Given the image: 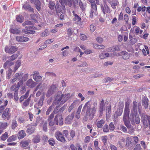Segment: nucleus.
<instances>
[{
  "mask_svg": "<svg viewBox=\"0 0 150 150\" xmlns=\"http://www.w3.org/2000/svg\"><path fill=\"white\" fill-rule=\"evenodd\" d=\"M97 101L94 102L93 104V106L91 108V104L89 101L86 102L83 107L82 113H84L86 111V113L84 118V120L86 121L88 120V117L90 120L92 119L94 117L97 108Z\"/></svg>",
  "mask_w": 150,
  "mask_h": 150,
  "instance_id": "1",
  "label": "nucleus"
},
{
  "mask_svg": "<svg viewBox=\"0 0 150 150\" xmlns=\"http://www.w3.org/2000/svg\"><path fill=\"white\" fill-rule=\"evenodd\" d=\"M129 104H126L125 109L123 120L125 125L128 128L130 126L129 119Z\"/></svg>",
  "mask_w": 150,
  "mask_h": 150,
  "instance_id": "2",
  "label": "nucleus"
},
{
  "mask_svg": "<svg viewBox=\"0 0 150 150\" xmlns=\"http://www.w3.org/2000/svg\"><path fill=\"white\" fill-rule=\"evenodd\" d=\"M69 94L65 95L63 94L60 96L58 95L56 97L55 100L57 103H59L60 102H61L60 103L63 104L65 103L67 100L69 99Z\"/></svg>",
  "mask_w": 150,
  "mask_h": 150,
  "instance_id": "3",
  "label": "nucleus"
},
{
  "mask_svg": "<svg viewBox=\"0 0 150 150\" xmlns=\"http://www.w3.org/2000/svg\"><path fill=\"white\" fill-rule=\"evenodd\" d=\"M54 136L58 141L62 142H66V139L61 132L57 131L55 133Z\"/></svg>",
  "mask_w": 150,
  "mask_h": 150,
  "instance_id": "4",
  "label": "nucleus"
},
{
  "mask_svg": "<svg viewBox=\"0 0 150 150\" xmlns=\"http://www.w3.org/2000/svg\"><path fill=\"white\" fill-rule=\"evenodd\" d=\"M142 121L145 127H147L148 126V123L150 122V116L142 114Z\"/></svg>",
  "mask_w": 150,
  "mask_h": 150,
  "instance_id": "5",
  "label": "nucleus"
},
{
  "mask_svg": "<svg viewBox=\"0 0 150 150\" xmlns=\"http://www.w3.org/2000/svg\"><path fill=\"white\" fill-rule=\"evenodd\" d=\"M10 110L9 108H6L4 111L2 115V117L3 119H7L8 120L11 116Z\"/></svg>",
  "mask_w": 150,
  "mask_h": 150,
  "instance_id": "6",
  "label": "nucleus"
},
{
  "mask_svg": "<svg viewBox=\"0 0 150 150\" xmlns=\"http://www.w3.org/2000/svg\"><path fill=\"white\" fill-rule=\"evenodd\" d=\"M57 90V88L56 85H52L47 92L46 96L48 97H50Z\"/></svg>",
  "mask_w": 150,
  "mask_h": 150,
  "instance_id": "7",
  "label": "nucleus"
},
{
  "mask_svg": "<svg viewBox=\"0 0 150 150\" xmlns=\"http://www.w3.org/2000/svg\"><path fill=\"white\" fill-rule=\"evenodd\" d=\"M78 4V0H67L65 5H68L70 7L72 6V7L75 8Z\"/></svg>",
  "mask_w": 150,
  "mask_h": 150,
  "instance_id": "8",
  "label": "nucleus"
},
{
  "mask_svg": "<svg viewBox=\"0 0 150 150\" xmlns=\"http://www.w3.org/2000/svg\"><path fill=\"white\" fill-rule=\"evenodd\" d=\"M18 50V47L16 46H11L8 47L6 46L5 47V50L6 52L10 54H12L14 53Z\"/></svg>",
  "mask_w": 150,
  "mask_h": 150,
  "instance_id": "9",
  "label": "nucleus"
},
{
  "mask_svg": "<svg viewBox=\"0 0 150 150\" xmlns=\"http://www.w3.org/2000/svg\"><path fill=\"white\" fill-rule=\"evenodd\" d=\"M101 7L102 12L104 14H105L106 13H110L111 12V11L106 3H104L103 5L101 4Z\"/></svg>",
  "mask_w": 150,
  "mask_h": 150,
  "instance_id": "10",
  "label": "nucleus"
},
{
  "mask_svg": "<svg viewBox=\"0 0 150 150\" xmlns=\"http://www.w3.org/2000/svg\"><path fill=\"white\" fill-rule=\"evenodd\" d=\"M26 29L23 31L25 33L29 34L30 33H34L35 31L34 30L36 29L37 28L34 26H29L26 27Z\"/></svg>",
  "mask_w": 150,
  "mask_h": 150,
  "instance_id": "11",
  "label": "nucleus"
},
{
  "mask_svg": "<svg viewBox=\"0 0 150 150\" xmlns=\"http://www.w3.org/2000/svg\"><path fill=\"white\" fill-rule=\"evenodd\" d=\"M121 55L122 56V58L124 59H128L130 57V54L125 51H122L120 53H118L116 55V56H118Z\"/></svg>",
  "mask_w": 150,
  "mask_h": 150,
  "instance_id": "12",
  "label": "nucleus"
},
{
  "mask_svg": "<svg viewBox=\"0 0 150 150\" xmlns=\"http://www.w3.org/2000/svg\"><path fill=\"white\" fill-rule=\"evenodd\" d=\"M54 121L56 122L57 125H58V121L59 124L61 125L63 124V120L62 116L59 115H57L54 118Z\"/></svg>",
  "mask_w": 150,
  "mask_h": 150,
  "instance_id": "13",
  "label": "nucleus"
},
{
  "mask_svg": "<svg viewBox=\"0 0 150 150\" xmlns=\"http://www.w3.org/2000/svg\"><path fill=\"white\" fill-rule=\"evenodd\" d=\"M132 117L130 118V120L132 124L134 123V121H135L136 123L138 124L140 122L139 118L137 115H133Z\"/></svg>",
  "mask_w": 150,
  "mask_h": 150,
  "instance_id": "14",
  "label": "nucleus"
},
{
  "mask_svg": "<svg viewBox=\"0 0 150 150\" xmlns=\"http://www.w3.org/2000/svg\"><path fill=\"white\" fill-rule=\"evenodd\" d=\"M62 5V6L57 7L56 9L57 13H60V14L62 13L64 14L65 12V7L64 5Z\"/></svg>",
  "mask_w": 150,
  "mask_h": 150,
  "instance_id": "15",
  "label": "nucleus"
},
{
  "mask_svg": "<svg viewBox=\"0 0 150 150\" xmlns=\"http://www.w3.org/2000/svg\"><path fill=\"white\" fill-rule=\"evenodd\" d=\"M16 40L19 42H24L28 41L29 38L26 37L22 36H17L16 37Z\"/></svg>",
  "mask_w": 150,
  "mask_h": 150,
  "instance_id": "16",
  "label": "nucleus"
},
{
  "mask_svg": "<svg viewBox=\"0 0 150 150\" xmlns=\"http://www.w3.org/2000/svg\"><path fill=\"white\" fill-rule=\"evenodd\" d=\"M37 84V83L33 81L31 79L28 80L26 83V85L30 88H33Z\"/></svg>",
  "mask_w": 150,
  "mask_h": 150,
  "instance_id": "17",
  "label": "nucleus"
},
{
  "mask_svg": "<svg viewBox=\"0 0 150 150\" xmlns=\"http://www.w3.org/2000/svg\"><path fill=\"white\" fill-rule=\"evenodd\" d=\"M97 14V7H91V11L90 12L89 17L92 18L93 16V14L96 15Z\"/></svg>",
  "mask_w": 150,
  "mask_h": 150,
  "instance_id": "18",
  "label": "nucleus"
},
{
  "mask_svg": "<svg viewBox=\"0 0 150 150\" xmlns=\"http://www.w3.org/2000/svg\"><path fill=\"white\" fill-rule=\"evenodd\" d=\"M123 108H119L115 112L114 116L115 119H116L118 116H120L123 112Z\"/></svg>",
  "mask_w": 150,
  "mask_h": 150,
  "instance_id": "19",
  "label": "nucleus"
},
{
  "mask_svg": "<svg viewBox=\"0 0 150 150\" xmlns=\"http://www.w3.org/2000/svg\"><path fill=\"white\" fill-rule=\"evenodd\" d=\"M23 7L25 10L33 12V9L31 8V6L27 3H25L23 6Z\"/></svg>",
  "mask_w": 150,
  "mask_h": 150,
  "instance_id": "20",
  "label": "nucleus"
},
{
  "mask_svg": "<svg viewBox=\"0 0 150 150\" xmlns=\"http://www.w3.org/2000/svg\"><path fill=\"white\" fill-rule=\"evenodd\" d=\"M148 99L146 97H144L142 100V105L145 108H147L148 106Z\"/></svg>",
  "mask_w": 150,
  "mask_h": 150,
  "instance_id": "21",
  "label": "nucleus"
},
{
  "mask_svg": "<svg viewBox=\"0 0 150 150\" xmlns=\"http://www.w3.org/2000/svg\"><path fill=\"white\" fill-rule=\"evenodd\" d=\"M34 4L37 10L39 11L41 9V3L39 0H36L35 1Z\"/></svg>",
  "mask_w": 150,
  "mask_h": 150,
  "instance_id": "22",
  "label": "nucleus"
},
{
  "mask_svg": "<svg viewBox=\"0 0 150 150\" xmlns=\"http://www.w3.org/2000/svg\"><path fill=\"white\" fill-rule=\"evenodd\" d=\"M26 135V134L23 130H21L18 133V137L19 139H21L24 138Z\"/></svg>",
  "mask_w": 150,
  "mask_h": 150,
  "instance_id": "23",
  "label": "nucleus"
},
{
  "mask_svg": "<svg viewBox=\"0 0 150 150\" xmlns=\"http://www.w3.org/2000/svg\"><path fill=\"white\" fill-rule=\"evenodd\" d=\"M29 93V91H27L24 95L22 96L20 98V101L21 102L23 101L24 99H26L28 97Z\"/></svg>",
  "mask_w": 150,
  "mask_h": 150,
  "instance_id": "24",
  "label": "nucleus"
},
{
  "mask_svg": "<svg viewBox=\"0 0 150 150\" xmlns=\"http://www.w3.org/2000/svg\"><path fill=\"white\" fill-rule=\"evenodd\" d=\"M30 142V140L22 141L21 142L20 144L21 147H25L27 146L29 143Z\"/></svg>",
  "mask_w": 150,
  "mask_h": 150,
  "instance_id": "25",
  "label": "nucleus"
},
{
  "mask_svg": "<svg viewBox=\"0 0 150 150\" xmlns=\"http://www.w3.org/2000/svg\"><path fill=\"white\" fill-rule=\"evenodd\" d=\"M30 99V96L23 103L22 107L24 108L25 107L28 106L29 104V101Z\"/></svg>",
  "mask_w": 150,
  "mask_h": 150,
  "instance_id": "26",
  "label": "nucleus"
},
{
  "mask_svg": "<svg viewBox=\"0 0 150 150\" xmlns=\"http://www.w3.org/2000/svg\"><path fill=\"white\" fill-rule=\"evenodd\" d=\"M47 122H43L40 125V127H42L43 130L45 132H46L47 131Z\"/></svg>",
  "mask_w": 150,
  "mask_h": 150,
  "instance_id": "27",
  "label": "nucleus"
},
{
  "mask_svg": "<svg viewBox=\"0 0 150 150\" xmlns=\"http://www.w3.org/2000/svg\"><path fill=\"white\" fill-rule=\"evenodd\" d=\"M74 116H73L69 115L65 119L66 123L67 124H70L71 123V120L73 119Z\"/></svg>",
  "mask_w": 150,
  "mask_h": 150,
  "instance_id": "28",
  "label": "nucleus"
},
{
  "mask_svg": "<svg viewBox=\"0 0 150 150\" xmlns=\"http://www.w3.org/2000/svg\"><path fill=\"white\" fill-rule=\"evenodd\" d=\"M33 79L36 81L38 82L42 80V77L40 76L36 75L34 74L33 76Z\"/></svg>",
  "mask_w": 150,
  "mask_h": 150,
  "instance_id": "29",
  "label": "nucleus"
},
{
  "mask_svg": "<svg viewBox=\"0 0 150 150\" xmlns=\"http://www.w3.org/2000/svg\"><path fill=\"white\" fill-rule=\"evenodd\" d=\"M48 5L49 7L51 10H54L55 8H56L54 3L52 1L49 2Z\"/></svg>",
  "mask_w": 150,
  "mask_h": 150,
  "instance_id": "30",
  "label": "nucleus"
},
{
  "mask_svg": "<svg viewBox=\"0 0 150 150\" xmlns=\"http://www.w3.org/2000/svg\"><path fill=\"white\" fill-rule=\"evenodd\" d=\"M10 32L14 34H18L20 33L21 31L18 29L16 28H11L10 30Z\"/></svg>",
  "mask_w": 150,
  "mask_h": 150,
  "instance_id": "31",
  "label": "nucleus"
},
{
  "mask_svg": "<svg viewBox=\"0 0 150 150\" xmlns=\"http://www.w3.org/2000/svg\"><path fill=\"white\" fill-rule=\"evenodd\" d=\"M77 102L76 101H74L69 107V112H70L74 108L76 107L77 106Z\"/></svg>",
  "mask_w": 150,
  "mask_h": 150,
  "instance_id": "32",
  "label": "nucleus"
},
{
  "mask_svg": "<svg viewBox=\"0 0 150 150\" xmlns=\"http://www.w3.org/2000/svg\"><path fill=\"white\" fill-rule=\"evenodd\" d=\"M8 126V123L7 122H0V129H5Z\"/></svg>",
  "mask_w": 150,
  "mask_h": 150,
  "instance_id": "33",
  "label": "nucleus"
},
{
  "mask_svg": "<svg viewBox=\"0 0 150 150\" xmlns=\"http://www.w3.org/2000/svg\"><path fill=\"white\" fill-rule=\"evenodd\" d=\"M104 100L103 99L100 102L99 105V111L100 112L103 111L104 110Z\"/></svg>",
  "mask_w": 150,
  "mask_h": 150,
  "instance_id": "34",
  "label": "nucleus"
},
{
  "mask_svg": "<svg viewBox=\"0 0 150 150\" xmlns=\"http://www.w3.org/2000/svg\"><path fill=\"white\" fill-rule=\"evenodd\" d=\"M104 123V121L103 120H101L99 121H98L96 123L97 127L99 128H100L103 126V125Z\"/></svg>",
  "mask_w": 150,
  "mask_h": 150,
  "instance_id": "35",
  "label": "nucleus"
},
{
  "mask_svg": "<svg viewBox=\"0 0 150 150\" xmlns=\"http://www.w3.org/2000/svg\"><path fill=\"white\" fill-rule=\"evenodd\" d=\"M18 126V124L16 121L14 120H13L11 122V128L14 129Z\"/></svg>",
  "mask_w": 150,
  "mask_h": 150,
  "instance_id": "36",
  "label": "nucleus"
},
{
  "mask_svg": "<svg viewBox=\"0 0 150 150\" xmlns=\"http://www.w3.org/2000/svg\"><path fill=\"white\" fill-rule=\"evenodd\" d=\"M81 19L77 15H75L73 18V20L75 21V23H79L80 22Z\"/></svg>",
  "mask_w": 150,
  "mask_h": 150,
  "instance_id": "37",
  "label": "nucleus"
},
{
  "mask_svg": "<svg viewBox=\"0 0 150 150\" xmlns=\"http://www.w3.org/2000/svg\"><path fill=\"white\" fill-rule=\"evenodd\" d=\"M16 19L17 21L19 22L22 23L23 22L24 18L21 15L16 16Z\"/></svg>",
  "mask_w": 150,
  "mask_h": 150,
  "instance_id": "38",
  "label": "nucleus"
},
{
  "mask_svg": "<svg viewBox=\"0 0 150 150\" xmlns=\"http://www.w3.org/2000/svg\"><path fill=\"white\" fill-rule=\"evenodd\" d=\"M40 138L39 136H36L34 137L33 141L35 143H37L40 142Z\"/></svg>",
  "mask_w": 150,
  "mask_h": 150,
  "instance_id": "39",
  "label": "nucleus"
},
{
  "mask_svg": "<svg viewBox=\"0 0 150 150\" xmlns=\"http://www.w3.org/2000/svg\"><path fill=\"white\" fill-rule=\"evenodd\" d=\"M142 52L144 55L145 56L146 55V52L148 54H149V49L147 46L144 45V49H143Z\"/></svg>",
  "mask_w": 150,
  "mask_h": 150,
  "instance_id": "40",
  "label": "nucleus"
},
{
  "mask_svg": "<svg viewBox=\"0 0 150 150\" xmlns=\"http://www.w3.org/2000/svg\"><path fill=\"white\" fill-rule=\"evenodd\" d=\"M20 64L21 62L19 61H18L16 62L13 70V71L14 72H15L16 71L19 67Z\"/></svg>",
  "mask_w": 150,
  "mask_h": 150,
  "instance_id": "41",
  "label": "nucleus"
},
{
  "mask_svg": "<svg viewBox=\"0 0 150 150\" xmlns=\"http://www.w3.org/2000/svg\"><path fill=\"white\" fill-rule=\"evenodd\" d=\"M8 137V133L5 132L4 134H3L0 138L1 140L3 141L5 140Z\"/></svg>",
  "mask_w": 150,
  "mask_h": 150,
  "instance_id": "42",
  "label": "nucleus"
},
{
  "mask_svg": "<svg viewBox=\"0 0 150 150\" xmlns=\"http://www.w3.org/2000/svg\"><path fill=\"white\" fill-rule=\"evenodd\" d=\"M94 146L96 150H101L99 147L98 145V142L97 139L94 142Z\"/></svg>",
  "mask_w": 150,
  "mask_h": 150,
  "instance_id": "43",
  "label": "nucleus"
},
{
  "mask_svg": "<svg viewBox=\"0 0 150 150\" xmlns=\"http://www.w3.org/2000/svg\"><path fill=\"white\" fill-rule=\"evenodd\" d=\"M93 46L94 48L97 49H103L104 48V46L103 45H99L96 44H94Z\"/></svg>",
  "mask_w": 150,
  "mask_h": 150,
  "instance_id": "44",
  "label": "nucleus"
},
{
  "mask_svg": "<svg viewBox=\"0 0 150 150\" xmlns=\"http://www.w3.org/2000/svg\"><path fill=\"white\" fill-rule=\"evenodd\" d=\"M16 137L14 135H13L9 137L7 139V141L8 142L13 141L16 140Z\"/></svg>",
  "mask_w": 150,
  "mask_h": 150,
  "instance_id": "45",
  "label": "nucleus"
},
{
  "mask_svg": "<svg viewBox=\"0 0 150 150\" xmlns=\"http://www.w3.org/2000/svg\"><path fill=\"white\" fill-rule=\"evenodd\" d=\"M125 141V139L123 137H121L120 140L119 141V144L120 146H122L124 144Z\"/></svg>",
  "mask_w": 150,
  "mask_h": 150,
  "instance_id": "46",
  "label": "nucleus"
},
{
  "mask_svg": "<svg viewBox=\"0 0 150 150\" xmlns=\"http://www.w3.org/2000/svg\"><path fill=\"white\" fill-rule=\"evenodd\" d=\"M48 142L50 145L51 146H54L55 144V140L52 138L50 139Z\"/></svg>",
  "mask_w": 150,
  "mask_h": 150,
  "instance_id": "47",
  "label": "nucleus"
},
{
  "mask_svg": "<svg viewBox=\"0 0 150 150\" xmlns=\"http://www.w3.org/2000/svg\"><path fill=\"white\" fill-rule=\"evenodd\" d=\"M49 35L48 30L46 29L41 34V35L42 37H46Z\"/></svg>",
  "mask_w": 150,
  "mask_h": 150,
  "instance_id": "48",
  "label": "nucleus"
},
{
  "mask_svg": "<svg viewBox=\"0 0 150 150\" xmlns=\"http://www.w3.org/2000/svg\"><path fill=\"white\" fill-rule=\"evenodd\" d=\"M129 137L127 138L126 144V146L127 147L129 148L131 147V145L132 144V143L131 141H129Z\"/></svg>",
  "mask_w": 150,
  "mask_h": 150,
  "instance_id": "49",
  "label": "nucleus"
},
{
  "mask_svg": "<svg viewBox=\"0 0 150 150\" xmlns=\"http://www.w3.org/2000/svg\"><path fill=\"white\" fill-rule=\"evenodd\" d=\"M35 130V128L34 127H29L27 130V132L29 134H30L33 132Z\"/></svg>",
  "mask_w": 150,
  "mask_h": 150,
  "instance_id": "50",
  "label": "nucleus"
},
{
  "mask_svg": "<svg viewBox=\"0 0 150 150\" xmlns=\"http://www.w3.org/2000/svg\"><path fill=\"white\" fill-rule=\"evenodd\" d=\"M23 75V73L22 72H20V73H17L16 74L15 77H16L17 79L19 80L22 78Z\"/></svg>",
  "mask_w": 150,
  "mask_h": 150,
  "instance_id": "51",
  "label": "nucleus"
},
{
  "mask_svg": "<svg viewBox=\"0 0 150 150\" xmlns=\"http://www.w3.org/2000/svg\"><path fill=\"white\" fill-rule=\"evenodd\" d=\"M118 2L116 0H115L112 2L111 4V6L112 8L113 9H115L116 6L117 5Z\"/></svg>",
  "mask_w": 150,
  "mask_h": 150,
  "instance_id": "52",
  "label": "nucleus"
},
{
  "mask_svg": "<svg viewBox=\"0 0 150 150\" xmlns=\"http://www.w3.org/2000/svg\"><path fill=\"white\" fill-rule=\"evenodd\" d=\"M133 104V109L134 112H137V103L136 102H134Z\"/></svg>",
  "mask_w": 150,
  "mask_h": 150,
  "instance_id": "53",
  "label": "nucleus"
},
{
  "mask_svg": "<svg viewBox=\"0 0 150 150\" xmlns=\"http://www.w3.org/2000/svg\"><path fill=\"white\" fill-rule=\"evenodd\" d=\"M33 22L29 21H27L23 24V25H33Z\"/></svg>",
  "mask_w": 150,
  "mask_h": 150,
  "instance_id": "54",
  "label": "nucleus"
},
{
  "mask_svg": "<svg viewBox=\"0 0 150 150\" xmlns=\"http://www.w3.org/2000/svg\"><path fill=\"white\" fill-rule=\"evenodd\" d=\"M104 54H105V57H113L116 54H115L114 53H106Z\"/></svg>",
  "mask_w": 150,
  "mask_h": 150,
  "instance_id": "55",
  "label": "nucleus"
},
{
  "mask_svg": "<svg viewBox=\"0 0 150 150\" xmlns=\"http://www.w3.org/2000/svg\"><path fill=\"white\" fill-rule=\"evenodd\" d=\"M106 115H109L111 112V107L110 106H108L107 107Z\"/></svg>",
  "mask_w": 150,
  "mask_h": 150,
  "instance_id": "56",
  "label": "nucleus"
},
{
  "mask_svg": "<svg viewBox=\"0 0 150 150\" xmlns=\"http://www.w3.org/2000/svg\"><path fill=\"white\" fill-rule=\"evenodd\" d=\"M101 140L104 144L107 142V137L106 136H102L101 137Z\"/></svg>",
  "mask_w": 150,
  "mask_h": 150,
  "instance_id": "57",
  "label": "nucleus"
},
{
  "mask_svg": "<svg viewBox=\"0 0 150 150\" xmlns=\"http://www.w3.org/2000/svg\"><path fill=\"white\" fill-rule=\"evenodd\" d=\"M88 1L91 3V7H93V8H95V7H97L94 0H88Z\"/></svg>",
  "mask_w": 150,
  "mask_h": 150,
  "instance_id": "58",
  "label": "nucleus"
},
{
  "mask_svg": "<svg viewBox=\"0 0 150 150\" xmlns=\"http://www.w3.org/2000/svg\"><path fill=\"white\" fill-rule=\"evenodd\" d=\"M96 27L95 26V25L92 24L90 25V30L91 32H93L95 30Z\"/></svg>",
  "mask_w": 150,
  "mask_h": 150,
  "instance_id": "59",
  "label": "nucleus"
},
{
  "mask_svg": "<svg viewBox=\"0 0 150 150\" xmlns=\"http://www.w3.org/2000/svg\"><path fill=\"white\" fill-rule=\"evenodd\" d=\"M115 126L112 122L110 123L109 125V128L110 130L112 131L114 130L115 129Z\"/></svg>",
  "mask_w": 150,
  "mask_h": 150,
  "instance_id": "60",
  "label": "nucleus"
},
{
  "mask_svg": "<svg viewBox=\"0 0 150 150\" xmlns=\"http://www.w3.org/2000/svg\"><path fill=\"white\" fill-rule=\"evenodd\" d=\"M80 39L83 40H85L87 39V37L84 34H81L80 35Z\"/></svg>",
  "mask_w": 150,
  "mask_h": 150,
  "instance_id": "61",
  "label": "nucleus"
},
{
  "mask_svg": "<svg viewBox=\"0 0 150 150\" xmlns=\"http://www.w3.org/2000/svg\"><path fill=\"white\" fill-rule=\"evenodd\" d=\"M54 108V106L53 105H52L48 108V109L47 110V111L46 112V114L47 115H48L50 112L51 110L53 109Z\"/></svg>",
  "mask_w": 150,
  "mask_h": 150,
  "instance_id": "62",
  "label": "nucleus"
},
{
  "mask_svg": "<svg viewBox=\"0 0 150 150\" xmlns=\"http://www.w3.org/2000/svg\"><path fill=\"white\" fill-rule=\"evenodd\" d=\"M14 97L15 100L17 101L18 100V91L16 90L15 91V92Z\"/></svg>",
  "mask_w": 150,
  "mask_h": 150,
  "instance_id": "63",
  "label": "nucleus"
},
{
  "mask_svg": "<svg viewBox=\"0 0 150 150\" xmlns=\"http://www.w3.org/2000/svg\"><path fill=\"white\" fill-rule=\"evenodd\" d=\"M133 150H141L140 144H137Z\"/></svg>",
  "mask_w": 150,
  "mask_h": 150,
  "instance_id": "64",
  "label": "nucleus"
}]
</instances>
